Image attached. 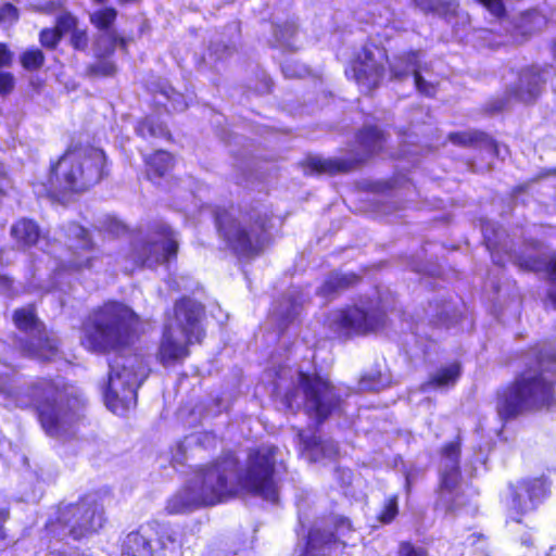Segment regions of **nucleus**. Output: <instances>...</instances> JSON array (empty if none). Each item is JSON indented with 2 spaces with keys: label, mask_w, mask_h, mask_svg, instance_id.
Here are the masks:
<instances>
[{
  "label": "nucleus",
  "mask_w": 556,
  "mask_h": 556,
  "mask_svg": "<svg viewBox=\"0 0 556 556\" xmlns=\"http://www.w3.org/2000/svg\"><path fill=\"white\" fill-rule=\"evenodd\" d=\"M529 185L528 184H520L514 187L515 193H522L528 190Z\"/></svg>",
  "instance_id": "nucleus-56"
},
{
  "label": "nucleus",
  "mask_w": 556,
  "mask_h": 556,
  "mask_svg": "<svg viewBox=\"0 0 556 556\" xmlns=\"http://www.w3.org/2000/svg\"><path fill=\"white\" fill-rule=\"evenodd\" d=\"M109 0H92V2L97 3V4H104L106 3Z\"/></svg>",
  "instance_id": "nucleus-60"
},
{
  "label": "nucleus",
  "mask_w": 556,
  "mask_h": 556,
  "mask_svg": "<svg viewBox=\"0 0 556 556\" xmlns=\"http://www.w3.org/2000/svg\"><path fill=\"white\" fill-rule=\"evenodd\" d=\"M414 83H415V88L417 89V91L427 97V98H434L438 90H439V84L438 83H432V81H428L426 80L421 73H420V70L419 68H415L414 71Z\"/></svg>",
  "instance_id": "nucleus-42"
},
{
  "label": "nucleus",
  "mask_w": 556,
  "mask_h": 556,
  "mask_svg": "<svg viewBox=\"0 0 556 556\" xmlns=\"http://www.w3.org/2000/svg\"><path fill=\"white\" fill-rule=\"evenodd\" d=\"M20 348L24 355L41 362H51L59 354V341L50 336L47 327L42 332L38 331L31 337L23 339Z\"/></svg>",
  "instance_id": "nucleus-22"
},
{
  "label": "nucleus",
  "mask_w": 556,
  "mask_h": 556,
  "mask_svg": "<svg viewBox=\"0 0 556 556\" xmlns=\"http://www.w3.org/2000/svg\"><path fill=\"white\" fill-rule=\"evenodd\" d=\"M116 65L113 61L101 60L87 66V74L90 77H112L116 74Z\"/></svg>",
  "instance_id": "nucleus-40"
},
{
  "label": "nucleus",
  "mask_w": 556,
  "mask_h": 556,
  "mask_svg": "<svg viewBox=\"0 0 556 556\" xmlns=\"http://www.w3.org/2000/svg\"><path fill=\"white\" fill-rule=\"evenodd\" d=\"M104 522L103 505L84 494L74 503L56 505L53 516L45 523V530L50 539L81 541L98 533Z\"/></svg>",
  "instance_id": "nucleus-8"
},
{
  "label": "nucleus",
  "mask_w": 556,
  "mask_h": 556,
  "mask_svg": "<svg viewBox=\"0 0 556 556\" xmlns=\"http://www.w3.org/2000/svg\"><path fill=\"white\" fill-rule=\"evenodd\" d=\"M463 367L458 361L441 366L421 384L422 391L451 389L456 386L462 377Z\"/></svg>",
  "instance_id": "nucleus-25"
},
{
  "label": "nucleus",
  "mask_w": 556,
  "mask_h": 556,
  "mask_svg": "<svg viewBox=\"0 0 556 556\" xmlns=\"http://www.w3.org/2000/svg\"><path fill=\"white\" fill-rule=\"evenodd\" d=\"M10 233L22 248L35 247L41 237L38 223L27 217H22L13 223Z\"/></svg>",
  "instance_id": "nucleus-29"
},
{
  "label": "nucleus",
  "mask_w": 556,
  "mask_h": 556,
  "mask_svg": "<svg viewBox=\"0 0 556 556\" xmlns=\"http://www.w3.org/2000/svg\"><path fill=\"white\" fill-rule=\"evenodd\" d=\"M134 131L138 138L148 143H152L153 141L175 143L176 141L167 123L152 114H147L138 118L135 123Z\"/></svg>",
  "instance_id": "nucleus-23"
},
{
  "label": "nucleus",
  "mask_w": 556,
  "mask_h": 556,
  "mask_svg": "<svg viewBox=\"0 0 556 556\" xmlns=\"http://www.w3.org/2000/svg\"><path fill=\"white\" fill-rule=\"evenodd\" d=\"M399 496L396 494H393L389 496L380 510V513L377 516V520L382 525H389L399 515Z\"/></svg>",
  "instance_id": "nucleus-39"
},
{
  "label": "nucleus",
  "mask_w": 556,
  "mask_h": 556,
  "mask_svg": "<svg viewBox=\"0 0 556 556\" xmlns=\"http://www.w3.org/2000/svg\"><path fill=\"white\" fill-rule=\"evenodd\" d=\"M462 479L460 465H450L445 467L439 477L438 492L440 494L455 492L458 489Z\"/></svg>",
  "instance_id": "nucleus-36"
},
{
  "label": "nucleus",
  "mask_w": 556,
  "mask_h": 556,
  "mask_svg": "<svg viewBox=\"0 0 556 556\" xmlns=\"http://www.w3.org/2000/svg\"><path fill=\"white\" fill-rule=\"evenodd\" d=\"M71 33L70 43L73 49L78 51H85L89 45V36L86 28H78L77 24L68 30Z\"/></svg>",
  "instance_id": "nucleus-43"
},
{
  "label": "nucleus",
  "mask_w": 556,
  "mask_h": 556,
  "mask_svg": "<svg viewBox=\"0 0 556 556\" xmlns=\"http://www.w3.org/2000/svg\"><path fill=\"white\" fill-rule=\"evenodd\" d=\"M362 281L357 273H330L320 287V293L325 296L333 295L355 288Z\"/></svg>",
  "instance_id": "nucleus-30"
},
{
  "label": "nucleus",
  "mask_w": 556,
  "mask_h": 556,
  "mask_svg": "<svg viewBox=\"0 0 556 556\" xmlns=\"http://www.w3.org/2000/svg\"><path fill=\"white\" fill-rule=\"evenodd\" d=\"M397 556H428V552L409 541H402L399 543Z\"/></svg>",
  "instance_id": "nucleus-48"
},
{
  "label": "nucleus",
  "mask_w": 556,
  "mask_h": 556,
  "mask_svg": "<svg viewBox=\"0 0 556 556\" xmlns=\"http://www.w3.org/2000/svg\"><path fill=\"white\" fill-rule=\"evenodd\" d=\"M447 139L460 148H483L495 156L500 154L498 142L490 134L480 129L453 131L447 135Z\"/></svg>",
  "instance_id": "nucleus-24"
},
{
  "label": "nucleus",
  "mask_w": 556,
  "mask_h": 556,
  "mask_svg": "<svg viewBox=\"0 0 556 556\" xmlns=\"http://www.w3.org/2000/svg\"><path fill=\"white\" fill-rule=\"evenodd\" d=\"M11 518V507L8 501L0 497V545L8 541L7 523Z\"/></svg>",
  "instance_id": "nucleus-45"
},
{
  "label": "nucleus",
  "mask_w": 556,
  "mask_h": 556,
  "mask_svg": "<svg viewBox=\"0 0 556 556\" xmlns=\"http://www.w3.org/2000/svg\"><path fill=\"white\" fill-rule=\"evenodd\" d=\"M184 339L179 340L175 333L173 324L165 323L162 328V333L156 350V361L163 367H172L181 365L190 356V346L193 344H202L190 336H182Z\"/></svg>",
  "instance_id": "nucleus-17"
},
{
  "label": "nucleus",
  "mask_w": 556,
  "mask_h": 556,
  "mask_svg": "<svg viewBox=\"0 0 556 556\" xmlns=\"http://www.w3.org/2000/svg\"><path fill=\"white\" fill-rule=\"evenodd\" d=\"M278 446L263 444L248 450L243 469L232 450L222 452L198 468L200 482L190 490V498L180 496L167 504L170 514H181L197 507L215 506L237 498L241 492L276 504L279 485L276 479Z\"/></svg>",
  "instance_id": "nucleus-1"
},
{
  "label": "nucleus",
  "mask_w": 556,
  "mask_h": 556,
  "mask_svg": "<svg viewBox=\"0 0 556 556\" xmlns=\"http://www.w3.org/2000/svg\"><path fill=\"white\" fill-rule=\"evenodd\" d=\"M141 0H117V2L119 4H127V3H136V2H140Z\"/></svg>",
  "instance_id": "nucleus-58"
},
{
  "label": "nucleus",
  "mask_w": 556,
  "mask_h": 556,
  "mask_svg": "<svg viewBox=\"0 0 556 556\" xmlns=\"http://www.w3.org/2000/svg\"><path fill=\"white\" fill-rule=\"evenodd\" d=\"M527 361L514 379L495 393V410L507 424L526 413L556 408V340H542L525 351Z\"/></svg>",
  "instance_id": "nucleus-2"
},
{
  "label": "nucleus",
  "mask_w": 556,
  "mask_h": 556,
  "mask_svg": "<svg viewBox=\"0 0 556 556\" xmlns=\"http://www.w3.org/2000/svg\"><path fill=\"white\" fill-rule=\"evenodd\" d=\"M303 556H306V555H303Z\"/></svg>",
  "instance_id": "nucleus-62"
},
{
  "label": "nucleus",
  "mask_w": 556,
  "mask_h": 556,
  "mask_svg": "<svg viewBox=\"0 0 556 556\" xmlns=\"http://www.w3.org/2000/svg\"><path fill=\"white\" fill-rule=\"evenodd\" d=\"M157 92L166 98L170 102H177L181 104V110L187 108V103L185 102L184 94L177 91L175 88L167 86L161 87L157 89Z\"/></svg>",
  "instance_id": "nucleus-49"
},
{
  "label": "nucleus",
  "mask_w": 556,
  "mask_h": 556,
  "mask_svg": "<svg viewBox=\"0 0 556 556\" xmlns=\"http://www.w3.org/2000/svg\"><path fill=\"white\" fill-rule=\"evenodd\" d=\"M142 333V318L131 306L119 300H106L83 319L79 343L91 354L124 357Z\"/></svg>",
  "instance_id": "nucleus-3"
},
{
  "label": "nucleus",
  "mask_w": 556,
  "mask_h": 556,
  "mask_svg": "<svg viewBox=\"0 0 556 556\" xmlns=\"http://www.w3.org/2000/svg\"><path fill=\"white\" fill-rule=\"evenodd\" d=\"M77 18L71 13H62L56 17L54 27L42 28L39 33L40 45L49 50L56 49L63 36L77 24Z\"/></svg>",
  "instance_id": "nucleus-28"
},
{
  "label": "nucleus",
  "mask_w": 556,
  "mask_h": 556,
  "mask_svg": "<svg viewBox=\"0 0 556 556\" xmlns=\"http://www.w3.org/2000/svg\"><path fill=\"white\" fill-rule=\"evenodd\" d=\"M415 68H419V51L406 50L394 56L390 64V79L404 80L409 74L414 75Z\"/></svg>",
  "instance_id": "nucleus-32"
},
{
  "label": "nucleus",
  "mask_w": 556,
  "mask_h": 556,
  "mask_svg": "<svg viewBox=\"0 0 556 556\" xmlns=\"http://www.w3.org/2000/svg\"><path fill=\"white\" fill-rule=\"evenodd\" d=\"M15 87V79L10 72H0V94H10Z\"/></svg>",
  "instance_id": "nucleus-50"
},
{
  "label": "nucleus",
  "mask_w": 556,
  "mask_h": 556,
  "mask_svg": "<svg viewBox=\"0 0 556 556\" xmlns=\"http://www.w3.org/2000/svg\"><path fill=\"white\" fill-rule=\"evenodd\" d=\"M389 132L379 125L364 124L354 132L353 142L356 150L350 156L355 170H358L369 160L384 153L388 149Z\"/></svg>",
  "instance_id": "nucleus-16"
},
{
  "label": "nucleus",
  "mask_w": 556,
  "mask_h": 556,
  "mask_svg": "<svg viewBox=\"0 0 556 556\" xmlns=\"http://www.w3.org/2000/svg\"><path fill=\"white\" fill-rule=\"evenodd\" d=\"M374 48V43L362 46L352 54L344 70L346 79L364 88L369 96L382 85L386 76V65L376 59Z\"/></svg>",
  "instance_id": "nucleus-14"
},
{
  "label": "nucleus",
  "mask_w": 556,
  "mask_h": 556,
  "mask_svg": "<svg viewBox=\"0 0 556 556\" xmlns=\"http://www.w3.org/2000/svg\"><path fill=\"white\" fill-rule=\"evenodd\" d=\"M327 544H337L339 543V540L334 532H331L327 535V539L325 541Z\"/></svg>",
  "instance_id": "nucleus-55"
},
{
  "label": "nucleus",
  "mask_w": 556,
  "mask_h": 556,
  "mask_svg": "<svg viewBox=\"0 0 556 556\" xmlns=\"http://www.w3.org/2000/svg\"><path fill=\"white\" fill-rule=\"evenodd\" d=\"M488 10L495 18L503 20L506 17V7L503 0H475Z\"/></svg>",
  "instance_id": "nucleus-46"
},
{
  "label": "nucleus",
  "mask_w": 556,
  "mask_h": 556,
  "mask_svg": "<svg viewBox=\"0 0 556 556\" xmlns=\"http://www.w3.org/2000/svg\"><path fill=\"white\" fill-rule=\"evenodd\" d=\"M410 484H412L410 478H409V476H407L406 477V490H407V492H409V490H410Z\"/></svg>",
  "instance_id": "nucleus-59"
},
{
  "label": "nucleus",
  "mask_w": 556,
  "mask_h": 556,
  "mask_svg": "<svg viewBox=\"0 0 556 556\" xmlns=\"http://www.w3.org/2000/svg\"><path fill=\"white\" fill-rule=\"evenodd\" d=\"M552 480L545 476H528L509 482L505 498L508 519L523 523L525 517L544 504L552 495Z\"/></svg>",
  "instance_id": "nucleus-10"
},
{
  "label": "nucleus",
  "mask_w": 556,
  "mask_h": 556,
  "mask_svg": "<svg viewBox=\"0 0 556 556\" xmlns=\"http://www.w3.org/2000/svg\"><path fill=\"white\" fill-rule=\"evenodd\" d=\"M118 11L111 5H104L89 15L90 24L101 33L110 35L117 20Z\"/></svg>",
  "instance_id": "nucleus-34"
},
{
  "label": "nucleus",
  "mask_w": 556,
  "mask_h": 556,
  "mask_svg": "<svg viewBox=\"0 0 556 556\" xmlns=\"http://www.w3.org/2000/svg\"><path fill=\"white\" fill-rule=\"evenodd\" d=\"M412 3L425 15H434L445 22L457 20L462 11L458 0H412Z\"/></svg>",
  "instance_id": "nucleus-26"
},
{
  "label": "nucleus",
  "mask_w": 556,
  "mask_h": 556,
  "mask_svg": "<svg viewBox=\"0 0 556 556\" xmlns=\"http://www.w3.org/2000/svg\"><path fill=\"white\" fill-rule=\"evenodd\" d=\"M515 265L523 271L538 273L543 269V260L539 256L520 255L515 260Z\"/></svg>",
  "instance_id": "nucleus-44"
},
{
  "label": "nucleus",
  "mask_w": 556,
  "mask_h": 556,
  "mask_svg": "<svg viewBox=\"0 0 556 556\" xmlns=\"http://www.w3.org/2000/svg\"><path fill=\"white\" fill-rule=\"evenodd\" d=\"M387 321L388 314L381 305L362 307L348 304L336 311L331 329L339 338L353 339L383 330Z\"/></svg>",
  "instance_id": "nucleus-11"
},
{
  "label": "nucleus",
  "mask_w": 556,
  "mask_h": 556,
  "mask_svg": "<svg viewBox=\"0 0 556 556\" xmlns=\"http://www.w3.org/2000/svg\"><path fill=\"white\" fill-rule=\"evenodd\" d=\"M46 61L45 53L36 47L26 49L20 55V62L24 70L35 72L40 70Z\"/></svg>",
  "instance_id": "nucleus-37"
},
{
  "label": "nucleus",
  "mask_w": 556,
  "mask_h": 556,
  "mask_svg": "<svg viewBox=\"0 0 556 556\" xmlns=\"http://www.w3.org/2000/svg\"><path fill=\"white\" fill-rule=\"evenodd\" d=\"M279 304L287 305V308L277 316L276 324L281 332L286 331L298 318L302 304L294 295H283Z\"/></svg>",
  "instance_id": "nucleus-35"
},
{
  "label": "nucleus",
  "mask_w": 556,
  "mask_h": 556,
  "mask_svg": "<svg viewBox=\"0 0 556 556\" xmlns=\"http://www.w3.org/2000/svg\"><path fill=\"white\" fill-rule=\"evenodd\" d=\"M331 525L337 533L352 532L354 530L351 519L345 516H334Z\"/></svg>",
  "instance_id": "nucleus-51"
},
{
  "label": "nucleus",
  "mask_w": 556,
  "mask_h": 556,
  "mask_svg": "<svg viewBox=\"0 0 556 556\" xmlns=\"http://www.w3.org/2000/svg\"><path fill=\"white\" fill-rule=\"evenodd\" d=\"M353 162H351L350 157H328L324 159L320 156L308 155L301 162V168L303 169L304 175H315V176H337V175H348L353 172H356Z\"/></svg>",
  "instance_id": "nucleus-21"
},
{
  "label": "nucleus",
  "mask_w": 556,
  "mask_h": 556,
  "mask_svg": "<svg viewBox=\"0 0 556 556\" xmlns=\"http://www.w3.org/2000/svg\"><path fill=\"white\" fill-rule=\"evenodd\" d=\"M551 64H529L518 72V83L510 87L509 93L525 103H534L542 94L546 85L545 74Z\"/></svg>",
  "instance_id": "nucleus-18"
},
{
  "label": "nucleus",
  "mask_w": 556,
  "mask_h": 556,
  "mask_svg": "<svg viewBox=\"0 0 556 556\" xmlns=\"http://www.w3.org/2000/svg\"><path fill=\"white\" fill-rule=\"evenodd\" d=\"M71 258L67 269L76 273L92 270L102 260V252L98 249L90 232L85 227L78 226L76 242L70 247Z\"/></svg>",
  "instance_id": "nucleus-19"
},
{
  "label": "nucleus",
  "mask_w": 556,
  "mask_h": 556,
  "mask_svg": "<svg viewBox=\"0 0 556 556\" xmlns=\"http://www.w3.org/2000/svg\"><path fill=\"white\" fill-rule=\"evenodd\" d=\"M212 220L218 238L238 260H254L270 240L273 214L252 204L216 205Z\"/></svg>",
  "instance_id": "nucleus-5"
},
{
  "label": "nucleus",
  "mask_w": 556,
  "mask_h": 556,
  "mask_svg": "<svg viewBox=\"0 0 556 556\" xmlns=\"http://www.w3.org/2000/svg\"><path fill=\"white\" fill-rule=\"evenodd\" d=\"M21 397L22 407L31 409L43 432L52 438L71 433L85 418L83 404L52 377H37Z\"/></svg>",
  "instance_id": "nucleus-6"
},
{
  "label": "nucleus",
  "mask_w": 556,
  "mask_h": 556,
  "mask_svg": "<svg viewBox=\"0 0 556 556\" xmlns=\"http://www.w3.org/2000/svg\"><path fill=\"white\" fill-rule=\"evenodd\" d=\"M175 538L167 528L149 521L119 539L117 556H166V546Z\"/></svg>",
  "instance_id": "nucleus-13"
},
{
  "label": "nucleus",
  "mask_w": 556,
  "mask_h": 556,
  "mask_svg": "<svg viewBox=\"0 0 556 556\" xmlns=\"http://www.w3.org/2000/svg\"><path fill=\"white\" fill-rule=\"evenodd\" d=\"M548 298L552 301L553 305L556 307V291L549 292Z\"/></svg>",
  "instance_id": "nucleus-57"
},
{
  "label": "nucleus",
  "mask_w": 556,
  "mask_h": 556,
  "mask_svg": "<svg viewBox=\"0 0 556 556\" xmlns=\"http://www.w3.org/2000/svg\"><path fill=\"white\" fill-rule=\"evenodd\" d=\"M12 52L4 42H0V68L8 67L12 64Z\"/></svg>",
  "instance_id": "nucleus-52"
},
{
  "label": "nucleus",
  "mask_w": 556,
  "mask_h": 556,
  "mask_svg": "<svg viewBox=\"0 0 556 556\" xmlns=\"http://www.w3.org/2000/svg\"><path fill=\"white\" fill-rule=\"evenodd\" d=\"M302 443L314 463L326 458L336 462L340 456V447L334 440L313 434L303 438Z\"/></svg>",
  "instance_id": "nucleus-27"
},
{
  "label": "nucleus",
  "mask_w": 556,
  "mask_h": 556,
  "mask_svg": "<svg viewBox=\"0 0 556 556\" xmlns=\"http://www.w3.org/2000/svg\"><path fill=\"white\" fill-rule=\"evenodd\" d=\"M147 379L140 361L118 364L109 361L108 380L103 390L106 407L116 415H125L138 402V389Z\"/></svg>",
  "instance_id": "nucleus-9"
},
{
  "label": "nucleus",
  "mask_w": 556,
  "mask_h": 556,
  "mask_svg": "<svg viewBox=\"0 0 556 556\" xmlns=\"http://www.w3.org/2000/svg\"><path fill=\"white\" fill-rule=\"evenodd\" d=\"M12 320L16 329L24 333L42 332L46 327L45 323L38 317L34 303L15 308L12 313Z\"/></svg>",
  "instance_id": "nucleus-31"
},
{
  "label": "nucleus",
  "mask_w": 556,
  "mask_h": 556,
  "mask_svg": "<svg viewBox=\"0 0 556 556\" xmlns=\"http://www.w3.org/2000/svg\"><path fill=\"white\" fill-rule=\"evenodd\" d=\"M150 233L161 241L132 242L128 251V260L138 268H155L157 265L176 262L179 244L174 230L167 224L160 223L150 228Z\"/></svg>",
  "instance_id": "nucleus-12"
},
{
  "label": "nucleus",
  "mask_w": 556,
  "mask_h": 556,
  "mask_svg": "<svg viewBox=\"0 0 556 556\" xmlns=\"http://www.w3.org/2000/svg\"><path fill=\"white\" fill-rule=\"evenodd\" d=\"M109 175L110 161L102 148L71 140L56 159L50 160L47 179L42 184L45 194L64 202L90 191Z\"/></svg>",
  "instance_id": "nucleus-4"
},
{
  "label": "nucleus",
  "mask_w": 556,
  "mask_h": 556,
  "mask_svg": "<svg viewBox=\"0 0 556 556\" xmlns=\"http://www.w3.org/2000/svg\"><path fill=\"white\" fill-rule=\"evenodd\" d=\"M543 269L546 271L548 280L556 283V254L552 255L545 264L543 263Z\"/></svg>",
  "instance_id": "nucleus-53"
},
{
  "label": "nucleus",
  "mask_w": 556,
  "mask_h": 556,
  "mask_svg": "<svg viewBox=\"0 0 556 556\" xmlns=\"http://www.w3.org/2000/svg\"><path fill=\"white\" fill-rule=\"evenodd\" d=\"M298 388L283 392L280 401L286 409L298 412L299 391L303 395V412L314 422L316 430L344 407V399L327 374L300 369L296 375Z\"/></svg>",
  "instance_id": "nucleus-7"
},
{
  "label": "nucleus",
  "mask_w": 556,
  "mask_h": 556,
  "mask_svg": "<svg viewBox=\"0 0 556 556\" xmlns=\"http://www.w3.org/2000/svg\"><path fill=\"white\" fill-rule=\"evenodd\" d=\"M141 160L143 176L153 185L169 179L177 166L176 154L163 148L141 152Z\"/></svg>",
  "instance_id": "nucleus-20"
},
{
  "label": "nucleus",
  "mask_w": 556,
  "mask_h": 556,
  "mask_svg": "<svg viewBox=\"0 0 556 556\" xmlns=\"http://www.w3.org/2000/svg\"><path fill=\"white\" fill-rule=\"evenodd\" d=\"M442 458L451 462V465H460L462 437L458 434L453 440L445 442L439 451Z\"/></svg>",
  "instance_id": "nucleus-38"
},
{
  "label": "nucleus",
  "mask_w": 556,
  "mask_h": 556,
  "mask_svg": "<svg viewBox=\"0 0 556 556\" xmlns=\"http://www.w3.org/2000/svg\"><path fill=\"white\" fill-rule=\"evenodd\" d=\"M205 315L204 304L188 295L176 299L173 308L165 312L166 323L175 321L182 336H190L198 342H203L206 337Z\"/></svg>",
  "instance_id": "nucleus-15"
},
{
  "label": "nucleus",
  "mask_w": 556,
  "mask_h": 556,
  "mask_svg": "<svg viewBox=\"0 0 556 556\" xmlns=\"http://www.w3.org/2000/svg\"><path fill=\"white\" fill-rule=\"evenodd\" d=\"M130 39L125 37V36H122V35H118L115 30L112 31L110 35H109V46L105 48V50L103 51V53L101 54H98V58H103V56H110L112 54H114L116 48L118 47L125 54L128 53V43H129Z\"/></svg>",
  "instance_id": "nucleus-41"
},
{
  "label": "nucleus",
  "mask_w": 556,
  "mask_h": 556,
  "mask_svg": "<svg viewBox=\"0 0 556 556\" xmlns=\"http://www.w3.org/2000/svg\"><path fill=\"white\" fill-rule=\"evenodd\" d=\"M20 20L18 9L11 2H4L0 7V24H15Z\"/></svg>",
  "instance_id": "nucleus-47"
},
{
  "label": "nucleus",
  "mask_w": 556,
  "mask_h": 556,
  "mask_svg": "<svg viewBox=\"0 0 556 556\" xmlns=\"http://www.w3.org/2000/svg\"><path fill=\"white\" fill-rule=\"evenodd\" d=\"M1 280H9V278H8V277H5V276H2V277H1Z\"/></svg>",
  "instance_id": "nucleus-61"
},
{
  "label": "nucleus",
  "mask_w": 556,
  "mask_h": 556,
  "mask_svg": "<svg viewBox=\"0 0 556 556\" xmlns=\"http://www.w3.org/2000/svg\"><path fill=\"white\" fill-rule=\"evenodd\" d=\"M151 29V25L149 21H143L139 27V34L142 35L143 33H147Z\"/></svg>",
  "instance_id": "nucleus-54"
},
{
  "label": "nucleus",
  "mask_w": 556,
  "mask_h": 556,
  "mask_svg": "<svg viewBox=\"0 0 556 556\" xmlns=\"http://www.w3.org/2000/svg\"><path fill=\"white\" fill-rule=\"evenodd\" d=\"M498 228L494 225H488L483 228V243L491 254L492 262L500 268L505 267V256H509L511 251L506 248H501L498 240Z\"/></svg>",
  "instance_id": "nucleus-33"
}]
</instances>
